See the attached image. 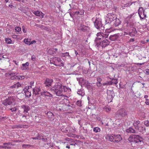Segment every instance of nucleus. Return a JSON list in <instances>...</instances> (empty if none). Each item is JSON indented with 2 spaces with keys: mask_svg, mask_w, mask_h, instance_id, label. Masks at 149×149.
<instances>
[{
  "mask_svg": "<svg viewBox=\"0 0 149 149\" xmlns=\"http://www.w3.org/2000/svg\"><path fill=\"white\" fill-rule=\"evenodd\" d=\"M107 96L114 97L115 96L114 94L113 90H107Z\"/></svg>",
  "mask_w": 149,
  "mask_h": 149,
  "instance_id": "obj_23",
  "label": "nucleus"
},
{
  "mask_svg": "<svg viewBox=\"0 0 149 149\" xmlns=\"http://www.w3.org/2000/svg\"><path fill=\"white\" fill-rule=\"evenodd\" d=\"M95 26L97 29L103 30L104 28L102 25L101 19L100 18H96L94 22Z\"/></svg>",
  "mask_w": 149,
  "mask_h": 149,
  "instance_id": "obj_4",
  "label": "nucleus"
},
{
  "mask_svg": "<svg viewBox=\"0 0 149 149\" xmlns=\"http://www.w3.org/2000/svg\"><path fill=\"white\" fill-rule=\"evenodd\" d=\"M132 28V31H130L129 33V35L131 36H134L135 34L137 33L136 29L134 27Z\"/></svg>",
  "mask_w": 149,
  "mask_h": 149,
  "instance_id": "obj_21",
  "label": "nucleus"
},
{
  "mask_svg": "<svg viewBox=\"0 0 149 149\" xmlns=\"http://www.w3.org/2000/svg\"><path fill=\"white\" fill-rule=\"evenodd\" d=\"M36 42L35 40H33L31 42H30V45L33 44L34 42Z\"/></svg>",
  "mask_w": 149,
  "mask_h": 149,
  "instance_id": "obj_60",
  "label": "nucleus"
},
{
  "mask_svg": "<svg viewBox=\"0 0 149 149\" xmlns=\"http://www.w3.org/2000/svg\"><path fill=\"white\" fill-rule=\"evenodd\" d=\"M135 127L136 129H139V126L138 125V124H137L136 125H135Z\"/></svg>",
  "mask_w": 149,
  "mask_h": 149,
  "instance_id": "obj_62",
  "label": "nucleus"
},
{
  "mask_svg": "<svg viewBox=\"0 0 149 149\" xmlns=\"http://www.w3.org/2000/svg\"><path fill=\"white\" fill-rule=\"evenodd\" d=\"M15 29L16 31L17 32H19L21 30V28L19 26L15 27Z\"/></svg>",
  "mask_w": 149,
  "mask_h": 149,
  "instance_id": "obj_48",
  "label": "nucleus"
},
{
  "mask_svg": "<svg viewBox=\"0 0 149 149\" xmlns=\"http://www.w3.org/2000/svg\"><path fill=\"white\" fill-rule=\"evenodd\" d=\"M29 63L28 62H26L25 63L22 64V67H21V69L22 70H27L28 68Z\"/></svg>",
  "mask_w": 149,
  "mask_h": 149,
  "instance_id": "obj_22",
  "label": "nucleus"
},
{
  "mask_svg": "<svg viewBox=\"0 0 149 149\" xmlns=\"http://www.w3.org/2000/svg\"><path fill=\"white\" fill-rule=\"evenodd\" d=\"M78 29L83 31H86L89 30V28L88 26L81 25L79 27Z\"/></svg>",
  "mask_w": 149,
  "mask_h": 149,
  "instance_id": "obj_15",
  "label": "nucleus"
},
{
  "mask_svg": "<svg viewBox=\"0 0 149 149\" xmlns=\"http://www.w3.org/2000/svg\"><path fill=\"white\" fill-rule=\"evenodd\" d=\"M81 101H78L76 102V104L79 107L81 106Z\"/></svg>",
  "mask_w": 149,
  "mask_h": 149,
  "instance_id": "obj_44",
  "label": "nucleus"
},
{
  "mask_svg": "<svg viewBox=\"0 0 149 149\" xmlns=\"http://www.w3.org/2000/svg\"><path fill=\"white\" fill-rule=\"evenodd\" d=\"M75 145H77V144L76 143H73L70 144V146H75Z\"/></svg>",
  "mask_w": 149,
  "mask_h": 149,
  "instance_id": "obj_61",
  "label": "nucleus"
},
{
  "mask_svg": "<svg viewBox=\"0 0 149 149\" xmlns=\"http://www.w3.org/2000/svg\"><path fill=\"white\" fill-rule=\"evenodd\" d=\"M70 126L65 127V126H62L61 127V130L64 132H70Z\"/></svg>",
  "mask_w": 149,
  "mask_h": 149,
  "instance_id": "obj_17",
  "label": "nucleus"
},
{
  "mask_svg": "<svg viewBox=\"0 0 149 149\" xmlns=\"http://www.w3.org/2000/svg\"><path fill=\"white\" fill-rule=\"evenodd\" d=\"M77 80L79 81V84L81 85V86L84 84L85 81L84 79L82 77L80 78L79 79L77 78Z\"/></svg>",
  "mask_w": 149,
  "mask_h": 149,
  "instance_id": "obj_24",
  "label": "nucleus"
},
{
  "mask_svg": "<svg viewBox=\"0 0 149 149\" xmlns=\"http://www.w3.org/2000/svg\"><path fill=\"white\" fill-rule=\"evenodd\" d=\"M103 110L105 111L108 112L111 110V108L109 107L106 106L103 108Z\"/></svg>",
  "mask_w": 149,
  "mask_h": 149,
  "instance_id": "obj_32",
  "label": "nucleus"
},
{
  "mask_svg": "<svg viewBox=\"0 0 149 149\" xmlns=\"http://www.w3.org/2000/svg\"><path fill=\"white\" fill-rule=\"evenodd\" d=\"M42 139L43 141L45 142L47 141V139L46 138H42Z\"/></svg>",
  "mask_w": 149,
  "mask_h": 149,
  "instance_id": "obj_63",
  "label": "nucleus"
},
{
  "mask_svg": "<svg viewBox=\"0 0 149 149\" xmlns=\"http://www.w3.org/2000/svg\"><path fill=\"white\" fill-rule=\"evenodd\" d=\"M109 30L106 29L105 31L106 33L105 32L104 33H102V36L103 39H106V38L108 37L109 36V34L108 33L109 32Z\"/></svg>",
  "mask_w": 149,
  "mask_h": 149,
  "instance_id": "obj_26",
  "label": "nucleus"
},
{
  "mask_svg": "<svg viewBox=\"0 0 149 149\" xmlns=\"http://www.w3.org/2000/svg\"><path fill=\"white\" fill-rule=\"evenodd\" d=\"M107 17L109 18L110 21L112 22L116 18V16L115 15L112 13H109L107 15Z\"/></svg>",
  "mask_w": 149,
  "mask_h": 149,
  "instance_id": "obj_19",
  "label": "nucleus"
},
{
  "mask_svg": "<svg viewBox=\"0 0 149 149\" xmlns=\"http://www.w3.org/2000/svg\"><path fill=\"white\" fill-rule=\"evenodd\" d=\"M6 118V117H3L0 116V121H3L5 120Z\"/></svg>",
  "mask_w": 149,
  "mask_h": 149,
  "instance_id": "obj_46",
  "label": "nucleus"
},
{
  "mask_svg": "<svg viewBox=\"0 0 149 149\" xmlns=\"http://www.w3.org/2000/svg\"><path fill=\"white\" fill-rule=\"evenodd\" d=\"M93 130L95 132L97 133L100 131V129L98 127H96L93 128Z\"/></svg>",
  "mask_w": 149,
  "mask_h": 149,
  "instance_id": "obj_30",
  "label": "nucleus"
},
{
  "mask_svg": "<svg viewBox=\"0 0 149 149\" xmlns=\"http://www.w3.org/2000/svg\"><path fill=\"white\" fill-rule=\"evenodd\" d=\"M118 37V36L116 34L111 35L109 37V39L111 41H114L117 40Z\"/></svg>",
  "mask_w": 149,
  "mask_h": 149,
  "instance_id": "obj_20",
  "label": "nucleus"
},
{
  "mask_svg": "<svg viewBox=\"0 0 149 149\" xmlns=\"http://www.w3.org/2000/svg\"><path fill=\"white\" fill-rule=\"evenodd\" d=\"M143 139L139 135H133L130 136L129 140L132 142L138 143L143 141Z\"/></svg>",
  "mask_w": 149,
  "mask_h": 149,
  "instance_id": "obj_3",
  "label": "nucleus"
},
{
  "mask_svg": "<svg viewBox=\"0 0 149 149\" xmlns=\"http://www.w3.org/2000/svg\"><path fill=\"white\" fill-rule=\"evenodd\" d=\"M118 114L121 116L123 117L127 115V112L124 109H121L117 112Z\"/></svg>",
  "mask_w": 149,
  "mask_h": 149,
  "instance_id": "obj_14",
  "label": "nucleus"
},
{
  "mask_svg": "<svg viewBox=\"0 0 149 149\" xmlns=\"http://www.w3.org/2000/svg\"><path fill=\"white\" fill-rule=\"evenodd\" d=\"M111 22L110 21V19H109V18L107 16V17L105 18V24H107L108 23H110Z\"/></svg>",
  "mask_w": 149,
  "mask_h": 149,
  "instance_id": "obj_34",
  "label": "nucleus"
},
{
  "mask_svg": "<svg viewBox=\"0 0 149 149\" xmlns=\"http://www.w3.org/2000/svg\"><path fill=\"white\" fill-rule=\"evenodd\" d=\"M33 13L36 16H39L42 18L43 17L44 14L43 13L39 11H34L33 12Z\"/></svg>",
  "mask_w": 149,
  "mask_h": 149,
  "instance_id": "obj_18",
  "label": "nucleus"
},
{
  "mask_svg": "<svg viewBox=\"0 0 149 149\" xmlns=\"http://www.w3.org/2000/svg\"><path fill=\"white\" fill-rule=\"evenodd\" d=\"M107 139L109 140L110 141L115 143H118L120 141L122 138L120 135H107L106 137Z\"/></svg>",
  "mask_w": 149,
  "mask_h": 149,
  "instance_id": "obj_2",
  "label": "nucleus"
},
{
  "mask_svg": "<svg viewBox=\"0 0 149 149\" xmlns=\"http://www.w3.org/2000/svg\"><path fill=\"white\" fill-rule=\"evenodd\" d=\"M136 24V23L134 20L130 19L126 22V27L128 28L127 29L129 30L130 28L134 27Z\"/></svg>",
  "mask_w": 149,
  "mask_h": 149,
  "instance_id": "obj_9",
  "label": "nucleus"
},
{
  "mask_svg": "<svg viewBox=\"0 0 149 149\" xmlns=\"http://www.w3.org/2000/svg\"><path fill=\"white\" fill-rule=\"evenodd\" d=\"M21 108L23 109L24 114H26L28 112V111L30 110V108L27 105H23L21 106Z\"/></svg>",
  "mask_w": 149,
  "mask_h": 149,
  "instance_id": "obj_16",
  "label": "nucleus"
},
{
  "mask_svg": "<svg viewBox=\"0 0 149 149\" xmlns=\"http://www.w3.org/2000/svg\"><path fill=\"white\" fill-rule=\"evenodd\" d=\"M41 95L42 96H52V95L49 93V92L47 91L42 92L41 93Z\"/></svg>",
  "mask_w": 149,
  "mask_h": 149,
  "instance_id": "obj_25",
  "label": "nucleus"
},
{
  "mask_svg": "<svg viewBox=\"0 0 149 149\" xmlns=\"http://www.w3.org/2000/svg\"><path fill=\"white\" fill-rule=\"evenodd\" d=\"M13 73H6V74H5V76L6 77H9V78H10V77H11V76L12 75V74Z\"/></svg>",
  "mask_w": 149,
  "mask_h": 149,
  "instance_id": "obj_41",
  "label": "nucleus"
},
{
  "mask_svg": "<svg viewBox=\"0 0 149 149\" xmlns=\"http://www.w3.org/2000/svg\"><path fill=\"white\" fill-rule=\"evenodd\" d=\"M109 44V41L106 39H103L98 47L101 46L102 47H105Z\"/></svg>",
  "mask_w": 149,
  "mask_h": 149,
  "instance_id": "obj_11",
  "label": "nucleus"
},
{
  "mask_svg": "<svg viewBox=\"0 0 149 149\" xmlns=\"http://www.w3.org/2000/svg\"><path fill=\"white\" fill-rule=\"evenodd\" d=\"M145 103L147 105H148L149 104V100L147 99H146V101L145 102Z\"/></svg>",
  "mask_w": 149,
  "mask_h": 149,
  "instance_id": "obj_57",
  "label": "nucleus"
},
{
  "mask_svg": "<svg viewBox=\"0 0 149 149\" xmlns=\"http://www.w3.org/2000/svg\"><path fill=\"white\" fill-rule=\"evenodd\" d=\"M11 80H14L15 79H17V76L15 75L14 73H13L10 77Z\"/></svg>",
  "mask_w": 149,
  "mask_h": 149,
  "instance_id": "obj_35",
  "label": "nucleus"
},
{
  "mask_svg": "<svg viewBox=\"0 0 149 149\" xmlns=\"http://www.w3.org/2000/svg\"><path fill=\"white\" fill-rule=\"evenodd\" d=\"M144 129L145 130V131L146 132H147L149 133V131H148V127H147V128H144Z\"/></svg>",
  "mask_w": 149,
  "mask_h": 149,
  "instance_id": "obj_55",
  "label": "nucleus"
},
{
  "mask_svg": "<svg viewBox=\"0 0 149 149\" xmlns=\"http://www.w3.org/2000/svg\"><path fill=\"white\" fill-rule=\"evenodd\" d=\"M3 145H6V148H10V146L11 145H13L10 142H8V143H3Z\"/></svg>",
  "mask_w": 149,
  "mask_h": 149,
  "instance_id": "obj_31",
  "label": "nucleus"
},
{
  "mask_svg": "<svg viewBox=\"0 0 149 149\" xmlns=\"http://www.w3.org/2000/svg\"><path fill=\"white\" fill-rule=\"evenodd\" d=\"M24 76H17V79H23L24 78Z\"/></svg>",
  "mask_w": 149,
  "mask_h": 149,
  "instance_id": "obj_42",
  "label": "nucleus"
},
{
  "mask_svg": "<svg viewBox=\"0 0 149 149\" xmlns=\"http://www.w3.org/2000/svg\"><path fill=\"white\" fill-rule=\"evenodd\" d=\"M5 40L6 43L8 44H11L12 43L11 39L9 38H5Z\"/></svg>",
  "mask_w": 149,
  "mask_h": 149,
  "instance_id": "obj_33",
  "label": "nucleus"
},
{
  "mask_svg": "<svg viewBox=\"0 0 149 149\" xmlns=\"http://www.w3.org/2000/svg\"><path fill=\"white\" fill-rule=\"evenodd\" d=\"M97 36L95 40V43L96 44L95 46L98 47L103 39L101 33H98L97 34Z\"/></svg>",
  "mask_w": 149,
  "mask_h": 149,
  "instance_id": "obj_6",
  "label": "nucleus"
},
{
  "mask_svg": "<svg viewBox=\"0 0 149 149\" xmlns=\"http://www.w3.org/2000/svg\"><path fill=\"white\" fill-rule=\"evenodd\" d=\"M10 110H11L12 111H16L17 109L15 107H14L10 109Z\"/></svg>",
  "mask_w": 149,
  "mask_h": 149,
  "instance_id": "obj_52",
  "label": "nucleus"
},
{
  "mask_svg": "<svg viewBox=\"0 0 149 149\" xmlns=\"http://www.w3.org/2000/svg\"><path fill=\"white\" fill-rule=\"evenodd\" d=\"M146 74L148 75L149 74V69H146Z\"/></svg>",
  "mask_w": 149,
  "mask_h": 149,
  "instance_id": "obj_56",
  "label": "nucleus"
},
{
  "mask_svg": "<svg viewBox=\"0 0 149 149\" xmlns=\"http://www.w3.org/2000/svg\"><path fill=\"white\" fill-rule=\"evenodd\" d=\"M126 132L128 133H135V130L132 128L130 127L128 129H127L126 130Z\"/></svg>",
  "mask_w": 149,
  "mask_h": 149,
  "instance_id": "obj_28",
  "label": "nucleus"
},
{
  "mask_svg": "<svg viewBox=\"0 0 149 149\" xmlns=\"http://www.w3.org/2000/svg\"><path fill=\"white\" fill-rule=\"evenodd\" d=\"M16 84L17 88H18L19 87H20L21 86V84L19 82H18L16 83Z\"/></svg>",
  "mask_w": 149,
  "mask_h": 149,
  "instance_id": "obj_50",
  "label": "nucleus"
},
{
  "mask_svg": "<svg viewBox=\"0 0 149 149\" xmlns=\"http://www.w3.org/2000/svg\"><path fill=\"white\" fill-rule=\"evenodd\" d=\"M62 86L60 83H57L51 89V91L54 92L57 96H61L63 92Z\"/></svg>",
  "mask_w": 149,
  "mask_h": 149,
  "instance_id": "obj_1",
  "label": "nucleus"
},
{
  "mask_svg": "<svg viewBox=\"0 0 149 149\" xmlns=\"http://www.w3.org/2000/svg\"><path fill=\"white\" fill-rule=\"evenodd\" d=\"M62 56L63 57H65L66 56H70V55H69V54L68 52H66L65 53H62Z\"/></svg>",
  "mask_w": 149,
  "mask_h": 149,
  "instance_id": "obj_39",
  "label": "nucleus"
},
{
  "mask_svg": "<svg viewBox=\"0 0 149 149\" xmlns=\"http://www.w3.org/2000/svg\"><path fill=\"white\" fill-rule=\"evenodd\" d=\"M41 91V90L40 87H35L33 89V95L34 94L35 95L40 94L41 95L42 92Z\"/></svg>",
  "mask_w": 149,
  "mask_h": 149,
  "instance_id": "obj_12",
  "label": "nucleus"
},
{
  "mask_svg": "<svg viewBox=\"0 0 149 149\" xmlns=\"http://www.w3.org/2000/svg\"><path fill=\"white\" fill-rule=\"evenodd\" d=\"M29 89V86H26V87L23 89V91L25 93V96L26 97H30L31 95V93L28 90Z\"/></svg>",
  "mask_w": 149,
  "mask_h": 149,
  "instance_id": "obj_13",
  "label": "nucleus"
},
{
  "mask_svg": "<svg viewBox=\"0 0 149 149\" xmlns=\"http://www.w3.org/2000/svg\"><path fill=\"white\" fill-rule=\"evenodd\" d=\"M97 86L98 87H100L101 86L102 84L101 83V82H97L96 83Z\"/></svg>",
  "mask_w": 149,
  "mask_h": 149,
  "instance_id": "obj_51",
  "label": "nucleus"
},
{
  "mask_svg": "<svg viewBox=\"0 0 149 149\" xmlns=\"http://www.w3.org/2000/svg\"><path fill=\"white\" fill-rule=\"evenodd\" d=\"M79 11H76L75 12L74 14H76L77 15H78V14H79Z\"/></svg>",
  "mask_w": 149,
  "mask_h": 149,
  "instance_id": "obj_64",
  "label": "nucleus"
},
{
  "mask_svg": "<svg viewBox=\"0 0 149 149\" xmlns=\"http://www.w3.org/2000/svg\"><path fill=\"white\" fill-rule=\"evenodd\" d=\"M53 81L52 79L47 78L44 83L45 86L46 87H48L51 86Z\"/></svg>",
  "mask_w": 149,
  "mask_h": 149,
  "instance_id": "obj_10",
  "label": "nucleus"
},
{
  "mask_svg": "<svg viewBox=\"0 0 149 149\" xmlns=\"http://www.w3.org/2000/svg\"><path fill=\"white\" fill-rule=\"evenodd\" d=\"M47 115L48 116L49 118H52L53 117V114L50 111L48 112L47 113Z\"/></svg>",
  "mask_w": 149,
  "mask_h": 149,
  "instance_id": "obj_29",
  "label": "nucleus"
},
{
  "mask_svg": "<svg viewBox=\"0 0 149 149\" xmlns=\"http://www.w3.org/2000/svg\"><path fill=\"white\" fill-rule=\"evenodd\" d=\"M10 88H17V87H16V83L15 84H14V85L11 86L10 87Z\"/></svg>",
  "mask_w": 149,
  "mask_h": 149,
  "instance_id": "obj_54",
  "label": "nucleus"
},
{
  "mask_svg": "<svg viewBox=\"0 0 149 149\" xmlns=\"http://www.w3.org/2000/svg\"><path fill=\"white\" fill-rule=\"evenodd\" d=\"M31 58L32 61H34L36 60V56L35 55H33L31 57Z\"/></svg>",
  "mask_w": 149,
  "mask_h": 149,
  "instance_id": "obj_53",
  "label": "nucleus"
},
{
  "mask_svg": "<svg viewBox=\"0 0 149 149\" xmlns=\"http://www.w3.org/2000/svg\"><path fill=\"white\" fill-rule=\"evenodd\" d=\"M52 61L54 63V64L56 66H63L64 64L63 63L61 62V59L58 57H55L52 58Z\"/></svg>",
  "mask_w": 149,
  "mask_h": 149,
  "instance_id": "obj_7",
  "label": "nucleus"
},
{
  "mask_svg": "<svg viewBox=\"0 0 149 149\" xmlns=\"http://www.w3.org/2000/svg\"><path fill=\"white\" fill-rule=\"evenodd\" d=\"M97 82H101L102 81V79L99 77H98L97 78Z\"/></svg>",
  "mask_w": 149,
  "mask_h": 149,
  "instance_id": "obj_49",
  "label": "nucleus"
},
{
  "mask_svg": "<svg viewBox=\"0 0 149 149\" xmlns=\"http://www.w3.org/2000/svg\"><path fill=\"white\" fill-rule=\"evenodd\" d=\"M139 15L141 19H146L148 17L146 11L142 7L140 8L138 10Z\"/></svg>",
  "mask_w": 149,
  "mask_h": 149,
  "instance_id": "obj_5",
  "label": "nucleus"
},
{
  "mask_svg": "<svg viewBox=\"0 0 149 149\" xmlns=\"http://www.w3.org/2000/svg\"><path fill=\"white\" fill-rule=\"evenodd\" d=\"M113 98V97H109V96H107V98L108 99V102H112Z\"/></svg>",
  "mask_w": 149,
  "mask_h": 149,
  "instance_id": "obj_38",
  "label": "nucleus"
},
{
  "mask_svg": "<svg viewBox=\"0 0 149 149\" xmlns=\"http://www.w3.org/2000/svg\"><path fill=\"white\" fill-rule=\"evenodd\" d=\"M15 101L14 97H8L3 102V104L5 106H7L10 105Z\"/></svg>",
  "mask_w": 149,
  "mask_h": 149,
  "instance_id": "obj_8",
  "label": "nucleus"
},
{
  "mask_svg": "<svg viewBox=\"0 0 149 149\" xmlns=\"http://www.w3.org/2000/svg\"><path fill=\"white\" fill-rule=\"evenodd\" d=\"M144 124L147 127L149 126V121L148 120L145 121L144 122Z\"/></svg>",
  "mask_w": 149,
  "mask_h": 149,
  "instance_id": "obj_45",
  "label": "nucleus"
},
{
  "mask_svg": "<svg viewBox=\"0 0 149 149\" xmlns=\"http://www.w3.org/2000/svg\"><path fill=\"white\" fill-rule=\"evenodd\" d=\"M111 85V83L110 81H107L106 83H104L102 84V85L103 86L110 85Z\"/></svg>",
  "mask_w": 149,
  "mask_h": 149,
  "instance_id": "obj_36",
  "label": "nucleus"
},
{
  "mask_svg": "<svg viewBox=\"0 0 149 149\" xmlns=\"http://www.w3.org/2000/svg\"><path fill=\"white\" fill-rule=\"evenodd\" d=\"M77 93L78 95H80L82 96L83 92L82 90H78L77 92Z\"/></svg>",
  "mask_w": 149,
  "mask_h": 149,
  "instance_id": "obj_43",
  "label": "nucleus"
},
{
  "mask_svg": "<svg viewBox=\"0 0 149 149\" xmlns=\"http://www.w3.org/2000/svg\"><path fill=\"white\" fill-rule=\"evenodd\" d=\"M22 119L24 122H25V120L26 119V116L25 115H22Z\"/></svg>",
  "mask_w": 149,
  "mask_h": 149,
  "instance_id": "obj_47",
  "label": "nucleus"
},
{
  "mask_svg": "<svg viewBox=\"0 0 149 149\" xmlns=\"http://www.w3.org/2000/svg\"><path fill=\"white\" fill-rule=\"evenodd\" d=\"M6 145H4L3 146H0V148H6Z\"/></svg>",
  "mask_w": 149,
  "mask_h": 149,
  "instance_id": "obj_59",
  "label": "nucleus"
},
{
  "mask_svg": "<svg viewBox=\"0 0 149 149\" xmlns=\"http://www.w3.org/2000/svg\"><path fill=\"white\" fill-rule=\"evenodd\" d=\"M115 19L116 20L114 22V25L115 26H117L120 24L121 21L118 19L116 18Z\"/></svg>",
  "mask_w": 149,
  "mask_h": 149,
  "instance_id": "obj_27",
  "label": "nucleus"
},
{
  "mask_svg": "<svg viewBox=\"0 0 149 149\" xmlns=\"http://www.w3.org/2000/svg\"><path fill=\"white\" fill-rule=\"evenodd\" d=\"M111 83V85L113 84H116L118 83L117 79H113L112 81H110Z\"/></svg>",
  "mask_w": 149,
  "mask_h": 149,
  "instance_id": "obj_37",
  "label": "nucleus"
},
{
  "mask_svg": "<svg viewBox=\"0 0 149 149\" xmlns=\"http://www.w3.org/2000/svg\"><path fill=\"white\" fill-rule=\"evenodd\" d=\"M37 138H38L37 139L40 140L42 139V137L40 135H38L37 136Z\"/></svg>",
  "mask_w": 149,
  "mask_h": 149,
  "instance_id": "obj_58",
  "label": "nucleus"
},
{
  "mask_svg": "<svg viewBox=\"0 0 149 149\" xmlns=\"http://www.w3.org/2000/svg\"><path fill=\"white\" fill-rule=\"evenodd\" d=\"M24 42L28 45H30V41L28 40V39H24Z\"/></svg>",
  "mask_w": 149,
  "mask_h": 149,
  "instance_id": "obj_40",
  "label": "nucleus"
}]
</instances>
